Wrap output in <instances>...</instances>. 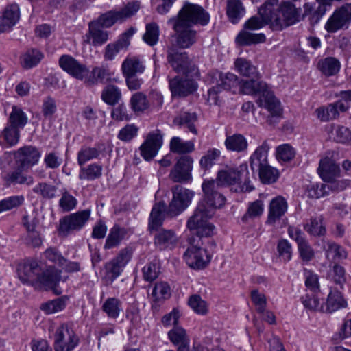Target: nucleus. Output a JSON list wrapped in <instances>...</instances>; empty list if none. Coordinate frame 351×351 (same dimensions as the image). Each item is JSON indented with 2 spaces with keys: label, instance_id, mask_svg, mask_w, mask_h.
Returning <instances> with one entry per match:
<instances>
[{
  "label": "nucleus",
  "instance_id": "50",
  "mask_svg": "<svg viewBox=\"0 0 351 351\" xmlns=\"http://www.w3.org/2000/svg\"><path fill=\"white\" fill-rule=\"evenodd\" d=\"M326 277L327 280L341 287L346 282L345 269L338 264H335L328 271Z\"/></svg>",
  "mask_w": 351,
  "mask_h": 351
},
{
  "label": "nucleus",
  "instance_id": "34",
  "mask_svg": "<svg viewBox=\"0 0 351 351\" xmlns=\"http://www.w3.org/2000/svg\"><path fill=\"white\" fill-rule=\"evenodd\" d=\"M44 58V54L37 49L27 50L21 57V64L25 69H32L38 65Z\"/></svg>",
  "mask_w": 351,
  "mask_h": 351
},
{
  "label": "nucleus",
  "instance_id": "9",
  "mask_svg": "<svg viewBox=\"0 0 351 351\" xmlns=\"http://www.w3.org/2000/svg\"><path fill=\"white\" fill-rule=\"evenodd\" d=\"M138 2H130L119 10H110L101 14L99 18L93 21L102 28H109L117 22H122L133 16L139 9Z\"/></svg>",
  "mask_w": 351,
  "mask_h": 351
},
{
  "label": "nucleus",
  "instance_id": "58",
  "mask_svg": "<svg viewBox=\"0 0 351 351\" xmlns=\"http://www.w3.org/2000/svg\"><path fill=\"white\" fill-rule=\"evenodd\" d=\"M264 211V204L261 199H257L249 204L245 215L242 217L243 221H247L249 218H256L261 216Z\"/></svg>",
  "mask_w": 351,
  "mask_h": 351
},
{
  "label": "nucleus",
  "instance_id": "62",
  "mask_svg": "<svg viewBox=\"0 0 351 351\" xmlns=\"http://www.w3.org/2000/svg\"><path fill=\"white\" fill-rule=\"evenodd\" d=\"M99 155V152L97 148L82 147L77 154V162L80 166H82L86 162L97 158Z\"/></svg>",
  "mask_w": 351,
  "mask_h": 351
},
{
  "label": "nucleus",
  "instance_id": "10",
  "mask_svg": "<svg viewBox=\"0 0 351 351\" xmlns=\"http://www.w3.org/2000/svg\"><path fill=\"white\" fill-rule=\"evenodd\" d=\"M172 193L173 198L167 210V216L170 217L178 216L186 210L195 195L193 191L179 185L172 189Z\"/></svg>",
  "mask_w": 351,
  "mask_h": 351
},
{
  "label": "nucleus",
  "instance_id": "6",
  "mask_svg": "<svg viewBox=\"0 0 351 351\" xmlns=\"http://www.w3.org/2000/svg\"><path fill=\"white\" fill-rule=\"evenodd\" d=\"M195 235L188 239L189 246L184 254V259L186 264L191 268L202 269L204 268L210 261L211 256L206 250L203 248V237L210 236L200 235L196 230H191Z\"/></svg>",
  "mask_w": 351,
  "mask_h": 351
},
{
  "label": "nucleus",
  "instance_id": "27",
  "mask_svg": "<svg viewBox=\"0 0 351 351\" xmlns=\"http://www.w3.org/2000/svg\"><path fill=\"white\" fill-rule=\"evenodd\" d=\"M102 27L96 23L90 21L88 23V33L86 34L87 41L90 42L94 46L102 45L108 40V32L103 30Z\"/></svg>",
  "mask_w": 351,
  "mask_h": 351
},
{
  "label": "nucleus",
  "instance_id": "52",
  "mask_svg": "<svg viewBox=\"0 0 351 351\" xmlns=\"http://www.w3.org/2000/svg\"><path fill=\"white\" fill-rule=\"evenodd\" d=\"M108 75V70L104 66H95L92 69L91 75L86 77L84 82L88 85L97 84L99 82H102Z\"/></svg>",
  "mask_w": 351,
  "mask_h": 351
},
{
  "label": "nucleus",
  "instance_id": "11",
  "mask_svg": "<svg viewBox=\"0 0 351 351\" xmlns=\"http://www.w3.org/2000/svg\"><path fill=\"white\" fill-rule=\"evenodd\" d=\"M90 216V210L86 209L64 217L60 221L59 234L67 236L71 231L81 230Z\"/></svg>",
  "mask_w": 351,
  "mask_h": 351
},
{
  "label": "nucleus",
  "instance_id": "59",
  "mask_svg": "<svg viewBox=\"0 0 351 351\" xmlns=\"http://www.w3.org/2000/svg\"><path fill=\"white\" fill-rule=\"evenodd\" d=\"M152 295L155 301L166 300L171 295L170 287L165 282H156L153 288Z\"/></svg>",
  "mask_w": 351,
  "mask_h": 351
},
{
  "label": "nucleus",
  "instance_id": "57",
  "mask_svg": "<svg viewBox=\"0 0 351 351\" xmlns=\"http://www.w3.org/2000/svg\"><path fill=\"white\" fill-rule=\"evenodd\" d=\"M24 200L23 195H13L0 200V213L19 207L23 204Z\"/></svg>",
  "mask_w": 351,
  "mask_h": 351
},
{
  "label": "nucleus",
  "instance_id": "47",
  "mask_svg": "<svg viewBox=\"0 0 351 351\" xmlns=\"http://www.w3.org/2000/svg\"><path fill=\"white\" fill-rule=\"evenodd\" d=\"M258 170L260 180L263 184H269L276 182L279 177L278 169L269 164L263 166Z\"/></svg>",
  "mask_w": 351,
  "mask_h": 351
},
{
  "label": "nucleus",
  "instance_id": "41",
  "mask_svg": "<svg viewBox=\"0 0 351 351\" xmlns=\"http://www.w3.org/2000/svg\"><path fill=\"white\" fill-rule=\"evenodd\" d=\"M197 117L195 112H184L173 119V123L180 127H186L194 134H197L194 123Z\"/></svg>",
  "mask_w": 351,
  "mask_h": 351
},
{
  "label": "nucleus",
  "instance_id": "39",
  "mask_svg": "<svg viewBox=\"0 0 351 351\" xmlns=\"http://www.w3.org/2000/svg\"><path fill=\"white\" fill-rule=\"evenodd\" d=\"M130 45V40L127 36H121L117 42L106 45L104 51V59L112 60L116 55L123 49H126Z\"/></svg>",
  "mask_w": 351,
  "mask_h": 351
},
{
  "label": "nucleus",
  "instance_id": "63",
  "mask_svg": "<svg viewBox=\"0 0 351 351\" xmlns=\"http://www.w3.org/2000/svg\"><path fill=\"white\" fill-rule=\"evenodd\" d=\"M159 37V27L153 23L146 25V31L143 36V40L150 46L155 45Z\"/></svg>",
  "mask_w": 351,
  "mask_h": 351
},
{
  "label": "nucleus",
  "instance_id": "17",
  "mask_svg": "<svg viewBox=\"0 0 351 351\" xmlns=\"http://www.w3.org/2000/svg\"><path fill=\"white\" fill-rule=\"evenodd\" d=\"M61 271L52 266L45 269H42L37 277L34 288L41 290H53L56 291V287L60 280Z\"/></svg>",
  "mask_w": 351,
  "mask_h": 351
},
{
  "label": "nucleus",
  "instance_id": "16",
  "mask_svg": "<svg viewBox=\"0 0 351 351\" xmlns=\"http://www.w3.org/2000/svg\"><path fill=\"white\" fill-rule=\"evenodd\" d=\"M58 62L63 71L77 80H84L89 74L88 67L70 55L61 56Z\"/></svg>",
  "mask_w": 351,
  "mask_h": 351
},
{
  "label": "nucleus",
  "instance_id": "44",
  "mask_svg": "<svg viewBox=\"0 0 351 351\" xmlns=\"http://www.w3.org/2000/svg\"><path fill=\"white\" fill-rule=\"evenodd\" d=\"M101 308L108 317L115 319L119 317L121 311V302L116 298H108L104 302Z\"/></svg>",
  "mask_w": 351,
  "mask_h": 351
},
{
  "label": "nucleus",
  "instance_id": "43",
  "mask_svg": "<svg viewBox=\"0 0 351 351\" xmlns=\"http://www.w3.org/2000/svg\"><path fill=\"white\" fill-rule=\"evenodd\" d=\"M221 151L217 148H209L201 157L199 165L204 170L210 169L219 160Z\"/></svg>",
  "mask_w": 351,
  "mask_h": 351
},
{
  "label": "nucleus",
  "instance_id": "18",
  "mask_svg": "<svg viewBox=\"0 0 351 351\" xmlns=\"http://www.w3.org/2000/svg\"><path fill=\"white\" fill-rule=\"evenodd\" d=\"M40 271L41 267L36 260H27L19 265L17 268L18 276L21 281L34 287Z\"/></svg>",
  "mask_w": 351,
  "mask_h": 351
},
{
  "label": "nucleus",
  "instance_id": "1",
  "mask_svg": "<svg viewBox=\"0 0 351 351\" xmlns=\"http://www.w3.org/2000/svg\"><path fill=\"white\" fill-rule=\"evenodd\" d=\"M202 187L204 198L188 219L186 227L189 230H196L200 235L213 236L215 228L208 219L214 215L216 208L225 204L226 198L219 191L221 186L215 180H205Z\"/></svg>",
  "mask_w": 351,
  "mask_h": 351
},
{
  "label": "nucleus",
  "instance_id": "32",
  "mask_svg": "<svg viewBox=\"0 0 351 351\" xmlns=\"http://www.w3.org/2000/svg\"><path fill=\"white\" fill-rule=\"evenodd\" d=\"M269 146L267 141H264L262 145L258 147L250 157V165L252 170L255 168L258 169L264 165L268 164L267 154Z\"/></svg>",
  "mask_w": 351,
  "mask_h": 351
},
{
  "label": "nucleus",
  "instance_id": "40",
  "mask_svg": "<svg viewBox=\"0 0 351 351\" xmlns=\"http://www.w3.org/2000/svg\"><path fill=\"white\" fill-rule=\"evenodd\" d=\"M170 150L176 154H186L195 149V144L193 141H183L180 137H173L169 143Z\"/></svg>",
  "mask_w": 351,
  "mask_h": 351
},
{
  "label": "nucleus",
  "instance_id": "7",
  "mask_svg": "<svg viewBox=\"0 0 351 351\" xmlns=\"http://www.w3.org/2000/svg\"><path fill=\"white\" fill-rule=\"evenodd\" d=\"M240 79L231 73L219 74L216 86L210 88L208 91V102L210 106H220L218 93L221 90H230L237 93L239 88Z\"/></svg>",
  "mask_w": 351,
  "mask_h": 351
},
{
  "label": "nucleus",
  "instance_id": "53",
  "mask_svg": "<svg viewBox=\"0 0 351 351\" xmlns=\"http://www.w3.org/2000/svg\"><path fill=\"white\" fill-rule=\"evenodd\" d=\"M168 337L175 346L186 344L190 343V339L186 334V331L182 327L174 326L168 332Z\"/></svg>",
  "mask_w": 351,
  "mask_h": 351
},
{
  "label": "nucleus",
  "instance_id": "42",
  "mask_svg": "<svg viewBox=\"0 0 351 351\" xmlns=\"http://www.w3.org/2000/svg\"><path fill=\"white\" fill-rule=\"evenodd\" d=\"M20 136V130L6 123V125L1 132L0 141H3V143L8 147H13L18 144Z\"/></svg>",
  "mask_w": 351,
  "mask_h": 351
},
{
  "label": "nucleus",
  "instance_id": "61",
  "mask_svg": "<svg viewBox=\"0 0 351 351\" xmlns=\"http://www.w3.org/2000/svg\"><path fill=\"white\" fill-rule=\"evenodd\" d=\"M57 189L56 186L41 182L36 185L33 191L34 193L40 194L43 198L50 199L56 197Z\"/></svg>",
  "mask_w": 351,
  "mask_h": 351
},
{
  "label": "nucleus",
  "instance_id": "54",
  "mask_svg": "<svg viewBox=\"0 0 351 351\" xmlns=\"http://www.w3.org/2000/svg\"><path fill=\"white\" fill-rule=\"evenodd\" d=\"M305 194L311 199H319L329 195V188L324 183L311 184L306 186Z\"/></svg>",
  "mask_w": 351,
  "mask_h": 351
},
{
  "label": "nucleus",
  "instance_id": "60",
  "mask_svg": "<svg viewBox=\"0 0 351 351\" xmlns=\"http://www.w3.org/2000/svg\"><path fill=\"white\" fill-rule=\"evenodd\" d=\"M304 282L306 288L312 293L320 291L318 275L307 269L304 270Z\"/></svg>",
  "mask_w": 351,
  "mask_h": 351
},
{
  "label": "nucleus",
  "instance_id": "22",
  "mask_svg": "<svg viewBox=\"0 0 351 351\" xmlns=\"http://www.w3.org/2000/svg\"><path fill=\"white\" fill-rule=\"evenodd\" d=\"M285 214V198L281 195L273 198L269 204L268 215L265 223L275 226Z\"/></svg>",
  "mask_w": 351,
  "mask_h": 351
},
{
  "label": "nucleus",
  "instance_id": "12",
  "mask_svg": "<svg viewBox=\"0 0 351 351\" xmlns=\"http://www.w3.org/2000/svg\"><path fill=\"white\" fill-rule=\"evenodd\" d=\"M351 22V3H345L337 8L326 21L324 29L328 33H335L346 28Z\"/></svg>",
  "mask_w": 351,
  "mask_h": 351
},
{
  "label": "nucleus",
  "instance_id": "56",
  "mask_svg": "<svg viewBox=\"0 0 351 351\" xmlns=\"http://www.w3.org/2000/svg\"><path fill=\"white\" fill-rule=\"evenodd\" d=\"M188 304L197 314L205 315L208 311L207 302L199 295H191L189 298Z\"/></svg>",
  "mask_w": 351,
  "mask_h": 351
},
{
  "label": "nucleus",
  "instance_id": "24",
  "mask_svg": "<svg viewBox=\"0 0 351 351\" xmlns=\"http://www.w3.org/2000/svg\"><path fill=\"white\" fill-rule=\"evenodd\" d=\"M25 170L28 169L17 165V167L13 171L4 175L3 180L8 185L11 184H25L27 186L32 185L34 182V180L32 176H27L23 173V171Z\"/></svg>",
  "mask_w": 351,
  "mask_h": 351
},
{
  "label": "nucleus",
  "instance_id": "30",
  "mask_svg": "<svg viewBox=\"0 0 351 351\" xmlns=\"http://www.w3.org/2000/svg\"><path fill=\"white\" fill-rule=\"evenodd\" d=\"M341 67L339 60L334 57H326L320 59L317 62L318 70L325 76L330 77L336 75Z\"/></svg>",
  "mask_w": 351,
  "mask_h": 351
},
{
  "label": "nucleus",
  "instance_id": "64",
  "mask_svg": "<svg viewBox=\"0 0 351 351\" xmlns=\"http://www.w3.org/2000/svg\"><path fill=\"white\" fill-rule=\"evenodd\" d=\"M259 121L270 125H274L282 118V111H258Z\"/></svg>",
  "mask_w": 351,
  "mask_h": 351
},
{
  "label": "nucleus",
  "instance_id": "28",
  "mask_svg": "<svg viewBox=\"0 0 351 351\" xmlns=\"http://www.w3.org/2000/svg\"><path fill=\"white\" fill-rule=\"evenodd\" d=\"M128 233L127 229L119 225H114L109 232L104 246L105 250L117 247Z\"/></svg>",
  "mask_w": 351,
  "mask_h": 351
},
{
  "label": "nucleus",
  "instance_id": "25",
  "mask_svg": "<svg viewBox=\"0 0 351 351\" xmlns=\"http://www.w3.org/2000/svg\"><path fill=\"white\" fill-rule=\"evenodd\" d=\"M266 37L263 33H254L253 31L247 29V28L243 29L237 34L235 42L240 46H249L252 45H256L265 42Z\"/></svg>",
  "mask_w": 351,
  "mask_h": 351
},
{
  "label": "nucleus",
  "instance_id": "26",
  "mask_svg": "<svg viewBox=\"0 0 351 351\" xmlns=\"http://www.w3.org/2000/svg\"><path fill=\"white\" fill-rule=\"evenodd\" d=\"M167 207L164 202L156 203L152 208L149 220V229L157 230L162 224L164 217L167 215Z\"/></svg>",
  "mask_w": 351,
  "mask_h": 351
},
{
  "label": "nucleus",
  "instance_id": "49",
  "mask_svg": "<svg viewBox=\"0 0 351 351\" xmlns=\"http://www.w3.org/2000/svg\"><path fill=\"white\" fill-rule=\"evenodd\" d=\"M237 71L242 75L256 77L257 76L256 68L245 58H237L234 62Z\"/></svg>",
  "mask_w": 351,
  "mask_h": 351
},
{
  "label": "nucleus",
  "instance_id": "19",
  "mask_svg": "<svg viewBox=\"0 0 351 351\" xmlns=\"http://www.w3.org/2000/svg\"><path fill=\"white\" fill-rule=\"evenodd\" d=\"M162 144V136L159 131L150 132L140 147L141 155L145 160H152L157 154Z\"/></svg>",
  "mask_w": 351,
  "mask_h": 351
},
{
  "label": "nucleus",
  "instance_id": "8",
  "mask_svg": "<svg viewBox=\"0 0 351 351\" xmlns=\"http://www.w3.org/2000/svg\"><path fill=\"white\" fill-rule=\"evenodd\" d=\"M80 343L75 332L66 324L58 326L53 335L54 351H73Z\"/></svg>",
  "mask_w": 351,
  "mask_h": 351
},
{
  "label": "nucleus",
  "instance_id": "2",
  "mask_svg": "<svg viewBox=\"0 0 351 351\" xmlns=\"http://www.w3.org/2000/svg\"><path fill=\"white\" fill-rule=\"evenodd\" d=\"M210 16L201 6L186 3L179 11L177 16L169 19L175 32L176 45L179 49H189L198 40L195 25H206Z\"/></svg>",
  "mask_w": 351,
  "mask_h": 351
},
{
  "label": "nucleus",
  "instance_id": "55",
  "mask_svg": "<svg viewBox=\"0 0 351 351\" xmlns=\"http://www.w3.org/2000/svg\"><path fill=\"white\" fill-rule=\"evenodd\" d=\"M27 121L28 117L23 111H12L8 117L7 124L21 130L24 128Z\"/></svg>",
  "mask_w": 351,
  "mask_h": 351
},
{
  "label": "nucleus",
  "instance_id": "46",
  "mask_svg": "<svg viewBox=\"0 0 351 351\" xmlns=\"http://www.w3.org/2000/svg\"><path fill=\"white\" fill-rule=\"evenodd\" d=\"M102 167L93 163L88 165L86 167H82L79 173L80 180H94L101 176Z\"/></svg>",
  "mask_w": 351,
  "mask_h": 351
},
{
  "label": "nucleus",
  "instance_id": "48",
  "mask_svg": "<svg viewBox=\"0 0 351 351\" xmlns=\"http://www.w3.org/2000/svg\"><path fill=\"white\" fill-rule=\"evenodd\" d=\"M324 250L326 252V257L334 261L337 259H345L347 257L346 251L339 245L332 241H328L324 245Z\"/></svg>",
  "mask_w": 351,
  "mask_h": 351
},
{
  "label": "nucleus",
  "instance_id": "4",
  "mask_svg": "<svg viewBox=\"0 0 351 351\" xmlns=\"http://www.w3.org/2000/svg\"><path fill=\"white\" fill-rule=\"evenodd\" d=\"M215 182L221 186H228L235 193H249L254 189L246 162L238 167H226L218 171Z\"/></svg>",
  "mask_w": 351,
  "mask_h": 351
},
{
  "label": "nucleus",
  "instance_id": "35",
  "mask_svg": "<svg viewBox=\"0 0 351 351\" xmlns=\"http://www.w3.org/2000/svg\"><path fill=\"white\" fill-rule=\"evenodd\" d=\"M322 296L320 291L307 293L302 298V302L309 310L324 313V302Z\"/></svg>",
  "mask_w": 351,
  "mask_h": 351
},
{
  "label": "nucleus",
  "instance_id": "51",
  "mask_svg": "<svg viewBox=\"0 0 351 351\" xmlns=\"http://www.w3.org/2000/svg\"><path fill=\"white\" fill-rule=\"evenodd\" d=\"M121 97V90L114 85L107 86L102 91L101 98L106 104L114 106Z\"/></svg>",
  "mask_w": 351,
  "mask_h": 351
},
{
  "label": "nucleus",
  "instance_id": "38",
  "mask_svg": "<svg viewBox=\"0 0 351 351\" xmlns=\"http://www.w3.org/2000/svg\"><path fill=\"white\" fill-rule=\"evenodd\" d=\"M324 217L322 215L318 217H312L304 226V230L311 235L314 237H321L325 235L326 232V227L324 224Z\"/></svg>",
  "mask_w": 351,
  "mask_h": 351
},
{
  "label": "nucleus",
  "instance_id": "3",
  "mask_svg": "<svg viewBox=\"0 0 351 351\" xmlns=\"http://www.w3.org/2000/svg\"><path fill=\"white\" fill-rule=\"evenodd\" d=\"M258 14L260 17H251L243 27L254 31L269 25L274 31H281L285 23V1L266 0L258 8Z\"/></svg>",
  "mask_w": 351,
  "mask_h": 351
},
{
  "label": "nucleus",
  "instance_id": "20",
  "mask_svg": "<svg viewBox=\"0 0 351 351\" xmlns=\"http://www.w3.org/2000/svg\"><path fill=\"white\" fill-rule=\"evenodd\" d=\"M20 19V9L16 3L7 5L0 12V34L10 31Z\"/></svg>",
  "mask_w": 351,
  "mask_h": 351
},
{
  "label": "nucleus",
  "instance_id": "36",
  "mask_svg": "<svg viewBox=\"0 0 351 351\" xmlns=\"http://www.w3.org/2000/svg\"><path fill=\"white\" fill-rule=\"evenodd\" d=\"M123 75H133L143 73L145 66L136 57H128L122 63Z\"/></svg>",
  "mask_w": 351,
  "mask_h": 351
},
{
  "label": "nucleus",
  "instance_id": "21",
  "mask_svg": "<svg viewBox=\"0 0 351 351\" xmlns=\"http://www.w3.org/2000/svg\"><path fill=\"white\" fill-rule=\"evenodd\" d=\"M169 84L172 96H186L197 89L196 82L190 79L176 77L169 79Z\"/></svg>",
  "mask_w": 351,
  "mask_h": 351
},
{
  "label": "nucleus",
  "instance_id": "23",
  "mask_svg": "<svg viewBox=\"0 0 351 351\" xmlns=\"http://www.w3.org/2000/svg\"><path fill=\"white\" fill-rule=\"evenodd\" d=\"M321 178L324 182H330L339 175L340 169L338 165L329 157L320 160L317 169Z\"/></svg>",
  "mask_w": 351,
  "mask_h": 351
},
{
  "label": "nucleus",
  "instance_id": "13",
  "mask_svg": "<svg viewBox=\"0 0 351 351\" xmlns=\"http://www.w3.org/2000/svg\"><path fill=\"white\" fill-rule=\"evenodd\" d=\"M193 159L189 155L178 158L169 173L170 179L174 182H186L191 180Z\"/></svg>",
  "mask_w": 351,
  "mask_h": 351
},
{
  "label": "nucleus",
  "instance_id": "14",
  "mask_svg": "<svg viewBox=\"0 0 351 351\" xmlns=\"http://www.w3.org/2000/svg\"><path fill=\"white\" fill-rule=\"evenodd\" d=\"M167 60L176 72L187 74L190 71L191 62L186 52L171 45L167 47Z\"/></svg>",
  "mask_w": 351,
  "mask_h": 351
},
{
  "label": "nucleus",
  "instance_id": "31",
  "mask_svg": "<svg viewBox=\"0 0 351 351\" xmlns=\"http://www.w3.org/2000/svg\"><path fill=\"white\" fill-rule=\"evenodd\" d=\"M346 302L343 298L341 293L337 290H330L324 302V313H332L341 308L345 307Z\"/></svg>",
  "mask_w": 351,
  "mask_h": 351
},
{
  "label": "nucleus",
  "instance_id": "33",
  "mask_svg": "<svg viewBox=\"0 0 351 351\" xmlns=\"http://www.w3.org/2000/svg\"><path fill=\"white\" fill-rule=\"evenodd\" d=\"M177 241L176 234L172 230H162L154 236V244L160 249L165 250L172 247Z\"/></svg>",
  "mask_w": 351,
  "mask_h": 351
},
{
  "label": "nucleus",
  "instance_id": "29",
  "mask_svg": "<svg viewBox=\"0 0 351 351\" xmlns=\"http://www.w3.org/2000/svg\"><path fill=\"white\" fill-rule=\"evenodd\" d=\"M224 145L227 150L237 153L246 151L248 147L246 138L238 133L227 136Z\"/></svg>",
  "mask_w": 351,
  "mask_h": 351
},
{
  "label": "nucleus",
  "instance_id": "15",
  "mask_svg": "<svg viewBox=\"0 0 351 351\" xmlns=\"http://www.w3.org/2000/svg\"><path fill=\"white\" fill-rule=\"evenodd\" d=\"M13 155L16 165L29 169L38 162L41 152L35 146L25 145L14 152Z\"/></svg>",
  "mask_w": 351,
  "mask_h": 351
},
{
  "label": "nucleus",
  "instance_id": "45",
  "mask_svg": "<svg viewBox=\"0 0 351 351\" xmlns=\"http://www.w3.org/2000/svg\"><path fill=\"white\" fill-rule=\"evenodd\" d=\"M305 17L303 14L301 7H296L291 2H287V27L293 25Z\"/></svg>",
  "mask_w": 351,
  "mask_h": 351
},
{
  "label": "nucleus",
  "instance_id": "5",
  "mask_svg": "<svg viewBox=\"0 0 351 351\" xmlns=\"http://www.w3.org/2000/svg\"><path fill=\"white\" fill-rule=\"evenodd\" d=\"M237 93L245 95H260L257 100L258 106L267 110H278L280 102L274 93L268 89L267 84L261 80H240L239 88Z\"/></svg>",
  "mask_w": 351,
  "mask_h": 351
},
{
  "label": "nucleus",
  "instance_id": "37",
  "mask_svg": "<svg viewBox=\"0 0 351 351\" xmlns=\"http://www.w3.org/2000/svg\"><path fill=\"white\" fill-rule=\"evenodd\" d=\"M226 14L232 23H237L245 14V8L241 1L240 0H228Z\"/></svg>",
  "mask_w": 351,
  "mask_h": 351
}]
</instances>
